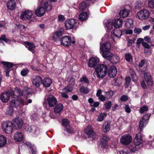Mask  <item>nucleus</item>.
Segmentation results:
<instances>
[{
  "instance_id": "obj_8",
  "label": "nucleus",
  "mask_w": 154,
  "mask_h": 154,
  "mask_svg": "<svg viewBox=\"0 0 154 154\" xmlns=\"http://www.w3.org/2000/svg\"><path fill=\"white\" fill-rule=\"evenodd\" d=\"M63 29L62 28H59L53 33L51 36L52 39L55 42L60 41V39L62 38L60 37L63 35Z\"/></svg>"
},
{
  "instance_id": "obj_12",
  "label": "nucleus",
  "mask_w": 154,
  "mask_h": 154,
  "mask_svg": "<svg viewBox=\"0 0 154 154\" xmlns=\"http://www.w3.org/2000/svg\"><path fill=\"white\" fill-rule=\"evenodd\" d=\"M149 14L150 13L147 10L143 9L138 12L137 15L139 19L143 20L148 18Z\"/></svg>"
},
{
  "instance_id": "obj_31",
  "label": "nucleus",
  "mask_w": 154,
  "mask_h": 154,
  "mask_svg": "<svg viewBox=\"0 0 154 154\" xmlns=\"http://www.w3.org/2000/svg\"><path fill=\"white\" fill-rule=\"evenodd\" d=\"M105 25L107 29L109 30L112 29L113 26V21L111 20H107L105 23Z\"/></svg>"
},
{
  "instance_id": "obj_58",
  "label": "nucleus",
  "mask_w": 154,
  "mask_h": 154,
  "mask_svg": "<svg viewBox=\"0 0 154 154\" xmlns=\"http://www.w3.org/2000/svg\"><path fill=\"white\" fill-rule=\"evenodd\" d=\"M140 85L143 89H146L147 88V87L144 80H143L140 83Z\"/></svg>"
},
{
  "instance_id": "obj_39",
  "label": "nucleus",
  "mask_w": 154,
  "mask_h": 154,
  "mask_svg": "<svg viewBox=\"0 0 154 154\" xmlns=\"http://www.w3.org/2000/svg\"><path fill=\"white\" fill-rule=\"evenodd\" d=\"M52 5L50 3L47 2L44 3V8L45 10L49 12L52 9Z\"/></svg>"
},
{
  "instance_id": "obj_10",
  "label": "nucleus",
  "mask_w": 154,
  "mask_h": 154,
  "mask_svg": "<svg viewBox=\"0 0 154 154\" xmlns=\"http://www.w3.org/2000/svg\"><path fill=\"white\" fill-rule=\"evenodd\" d=\"M60 44L65 47H68L71 44V38L69 36H65L62 37L60 39Z\"/></svg>"
},
{
  "instance_id": "obj_33",
  "label": "nucleus",
  "mask_w": 154,
  "mask_h": 154,
  "mask_svg": "<svg viewBox=\"0 0 154 154\" xmlns=\"http://www.w3.org/2000/svg\"><path fill=\"white\" fill-rule=\"evenodd\" d=\"M133 21L131 19L128 18L125 20V26L128 28H129L133 26Z\"/></svg>"
},
{
  "instance_id": "obj_11",
  "label": "nucleus",
  "mask_w": 154,
  "mask_h": 154,
  "mask_svg": "<svg viewBox=\"0 0 154 154\" xmlns=\"http://www.w3.org/2000/svg\"><path fill=\"white\" fill-rule=\"evenodd\" d=\"M46 99L47 103L50 107H54L57 103L56 98L51 94L48 95Z\"/></svg>"
},
{
  "instance_id": "obj_53",
  "label": "nucleus",
  "mask_w": 154,
  "mask_h": 154,
  "mask_svg": "<svg viewBox=\"0 0 154 154\" xmlns=\"http://www.w3.org/2000/svg\"><path fill=\"white\" fill-rule=\"evenodd\" d=\"M107 94L106 97L107 98H110L112 97L113 95V92L111 90H110L109 91L106 92Z\"/></svg>"
},
{
  "instance_id": "obj_7",
  "label": "nucleus",
  "mask_w": 154,
  "mask_h": 154,
  "mask_svg": "<svg viewBox=\"0 0 154 154\" xmlns=\"http://www.w3.org/2000/svg\"><path fill=\"white\" fill-rule=\"evenodd\" d=\"M76 20L74 19H68L65 22V26L66 30L73 29L76 26Z\"/></svg>"
},
{
  "instance_id": "obj_59",
  "label": "nucleus",
  "mask_w": 154,
  "mask_h": 154,
  "mask_svg": "<svg viewBox=\"0 0 154 154\" xmlns=\"http://www.w3.org/2000/svg\"><path fill=\"white\" fill-rule=\"evenodd\" d=\"M128 100V97L125 95H123L121 97L120 100L122 101H127Z\"/></svg>"
},
{
  "instance_id": "obj_4",
  "label": "nucleus",
  "mask_w": 154,
  "mask_h": 154,
  "mask_svg": "<svg viewBox=\"0 0 154 154\" xmlns=\"http://www.w3.org/2000/svg\"><path fill=\"white\" fill-rule=\"evenodd\" d=\"M2 127L3 130L7 134L11 133L14 128L13 123L9 121L3 122L2 124Z\"/></svg>"
},
{
  "instance_id": "obj_5",
  "label": "nucleus",
  "mask_w": 154,
  "mask_h": 154,
  "mask_svg": "<svg viewBox=\"0 0 154 154\" xmlns=\"http://www.w3.org/2000/svg\"><path fill=\"white\" fill-rule=\"evenodd\" d=\"M109 139V137L108 136H103L97 144L98 148H101L103 149H106L108 147V141Z\"/></svg>"
},
{
  "instance_id": "obj_48",
  "label": "nucleus",
  "mask_w": 154,
  "mask_h": 154,
  "mask_svg": "<svg viewBox=\"0 0 154 154\" xmlns=\"http://www.w3.org/2000/svg\"><path fill=\"white\" fill-rule=\"evenodd\" d=\"M113 33L114 35L116 37H117L118 38H120L121 35H122V32L121 31L120 29H118V32L119 33L118 34H116L115 33L116 32V30L114 29L113 30Z\"/></svg>"
},
{
  "instance_id": "obj_25",
  "label": "nucleus",
  "mask_w": 154,
  "mask_h": 154,
  "mask_svg": "<svg viewBox=\"0 0 154 154\" xmlns=\"http://www.w3.org/2000/svg\"><path fill=\"white\" fill-rule=\"evenodd\" d=\"M23 137V135L21 132H17L15 134L14 137L15 141L20 142L22 141Z\"/></svg>"
},
{
  "instance_id": "obj_45",
  "label": "nucleus",
  "mask_w": 154,
  "mask_h": 154,
  "mask_svg": "<svg viewBox=\"0 0 154 154\" xmlns=\"http://www.w3.org/2000/svg\"><path fill=\"white\" fill-rule=\"evenodd\" d=\"M80 81L81 82H84L86 84H89L90 82L88 78L85 76L81 78L80 79Z\"/></svg>"
},
{
  "instance_id": "obj_19",
  "label": "nucleus",
  "mask_w": 154,
  "mask_h": 154,
  "mask_svg": "<svg viewBox=\"0 0 154 154\" xmlns=\"http://www.w3.org/2000/svg\"><path fill=\"white\" fill-rule=\"evenodd\" d=\"M108 76L110 78H113L115 77L117 74V70L115 66H109L107 71Z\"/></svg>"
},
{
  "instance_id": "obj_27",
  "label": "nucleus",
  "mask_w": 154,
  "mask_h": 154,
  "mask_svg": "<svg viewBox=\"0 0 154 154\" xmlns=\"http://www.w3.org/2000/svg\"><path fill=\"white\" fill-rule=\"evenodd\" d=\"M16 5L15 2L14 0H10L9 1L6 5L8 8L10 10H13L14 8Z\"/></svg>"
},
{
  "instance_id": "obj_9",
  "label": "nucleus",
  "mask_w": 154,
  "mask_h": 154,
  "mask_svg": "<svg viewBox=\"0 0 154 154\" xmlns=\"http://www.w3.org/2000/svg\"><path fill=\"white\" fill-rule=\"evenodd\" d=\"M14 93L11 90V92L9 91L4 92L1 94L0 99L3 102L6 103L9 100L11 95H13Z\"/></svg>"
},
{
  "instance_id": "obj_46",
  "label": "nucleus",
  "mask_w": 154,
  "mask_h": 154,
  "mask_svg": "<svg viewBox=\"0 0 154 154\" xmlns=\"http://www.w3.org/2000/svg\"><path fill=\"white\" fill-rule=\"evenodd\" d=\"M69 121L67 119H63L62 120V125L63 126L67 127L69 125Z\"/></svg>"
},
{
  "instance_id": "obj_20",
  "label": "nucleus",
  "mask_w": 154,
  "mask_h": 154,
  "mask_svg": "<svg viewBox=\"0 0 154 154\" xmlns=\"http://www.w3.org/2000/svg\"><path fill=\"white\" fill-rule=\"evenodd\" d=\"M99 60L95 57H92L90 59L88 62V66L90 67H94L99 63Z\"/></svg>"
},
{
  "instance_id": "obj_40",
  "label": "nucleus",
  "mask_w": 154,
  "mask_h": 154,
  "mask_svg": "<svg viewBox=\"0 0 154 154\" xmlns=\"http://www.w3.org/2000/svg\"><path fill=\"white\" fill-rule=\"evenodd\" d=\"M107 114L105 112L100 113L98 116L97 120L99 122L103 121L105 117L107 116Z\"/></svg>"
},
{
  "instance_id": "obj_47",
  "label": "nucleus",
  "mask_w": 154,
  "mask_h": 154,
  "mask_svg": "<svg viewBox=\"0 0 154 154\" xmlns=\"http://www.w3.org/2000/svg\"><path fill=\"white\" fill-rule=\"evenodd\" d=\"M29 70L28 69H23L21 72V74L23 76H26L27 74L29 73Z\"/></svg>"
},
{
  "instance_id": "obj_35",
  "label": "nucleus",
  "mask_w": 154,
  "mask_h": 154,
  "mask_svg": "<svg viewBox=\"0 0 154 154\" xmlns=\"http://www.w3.org/2000/svg\"><path fill=\"white\" fill-rule=\"evenodd\" d=\"M79 19L81 21L86 20L87 19V14L86 12H82L79 15Z\"/></svg>"
},
{
  "instance_id": "obj_18",
  "label": "nucleus",
  "mask_w": 154,
  "mask_h": 154,
  "mask_svg": "<svg viewBox=\"0 0 154 154\" xmlns=\"http://www.w3.org/2000/svg\"><path fill=\"white\" fill-rule=\"evenodd\" d=\"M85 133L88 135L89 138H94L96 134L93 129L91 126L88 125L85 131Z\"/></svg>"
},
{
  "instance_id": "obj_34",
  "label": "nucleus",
  "mask_w": 154,
  "mask_h": 154,
  "mask_svg": "<svg viewBox=\"0 0 154 154\" xmlns=\"http://www.w3.org/2000/svg\"><path fill=\"white\" fill-rule=\"evenodd\" d=\"M7 143V139L4 136H0V148L4 146Z\"/></svg>"
},
{
  "instance_id": "obj_14",
  "label": "nucleus",
  "mask_w": 154,
  "mask_h": 154,
  "mask_svg": "<svg viewBox=\"0 0 154 154\" xmlns=\"http://www.w3.org/2000/svg\"><path fill=\"white\" fill-rule=\"evenodd\" d=\"M32 15V12L27 10L21 13L20 17L21 19L22 20H26L31 19Z\"/></svg>"
},
{
  "instance_id": "obj_28",
  "label": "nucleus",
  "mask_w": 154,
  "mask_h": 154,
  "mask_svg": "<svg viewBox=\"0 0 154 154\" xmlns=\"http://www.w3.org/2000/svg\"><path fill=\"white\" fill-rule=\"evenodd\" d=\"M148 122L145 121L141 118L140 119L139 122V128L140 132L147 125Z\"/></svg>"
},
{
  "instance_id": "obj_64",
  "label": "nucleus",
  "mask_w": 154,
  "mask_h": 154,
  "mask_svg": "<svg viewBox=\"0 0 154 154\" xmlns=\"http://www.w3.org/2000/svg\"><path fill=\"white\" fill-rule=\"evenodd\" d=\"M99 102L96 101L94 102L93 105L91 104L90 106H94V107H97L99 106Z\"/></svg>"
},
{
  "instance_id": "obj_30",
  "label": "nucleus",
  "mask_w": 154,
  "mask_h": 154,
  "mask_svg": "<svg viewBox=\"0 0 154 154\" xmlns=\"http://www.w3.org/2000/svg\"><path fill=\"white\" fill-rule=\"evenodd\" d=\"M110 122H106L103 125V131L104 132H107L110 128Z\"/></svg>"
},
{
  "instance_id": "obj_60",
  "label": "nucleus",
  "mask_w": 154,
  "mask_h": 154,
  "mask_svg": "<svg viewBox=\"0 0 154 154\" xmlns=\"http://www.w3.org/2000/svg\"><path fill=\"white\" fill-rule=\"evenodd\" d=\"M145 61V60L143 59L141 60L139 62L138 64V66L139 67H142L144 66Z\"/></svg>"
},
{
  "instance_id": "obj_52",
  "label": "nucleus",
  "mask_w": 154,
  "mask_h": 154,
  "mask_svg": "<svg viewBox=\"0 0 154 154\" xmlns=\"http://www.w3.org/2000/svg\"><path fill=\"white\" fill-rule=\"evenodd\" d=\"M65 20V18L64 16L61 15L60 14L58 16V21L59 22H63Z\"/></svg>"
},
{
  "instance_id": "obj_26",
  "label": "nucleus",
  "mask_w": 154,
  "mask_h": 154,
  "mask_svg": "<svg viewBox=\"0 0 154 154\" xmlns=\"http://www.w3.org/2000/svg\"><path fill=\"white\" fill-rule=\"evenodd\" d=\"M45 13V8L40 7L38 9L36 10L35 13L36 15L39 17H41L44 15Z\"/></svg>"
},
{
  "instance_id": "obj_23",
  "label": "nucleus",
  "mask_w": 154,
  "mask_h": 154,
  "mask_svg": "<svg viewBox=\"0 0 154 154\" xmlns=\"http://www.w3.org/2000/svg\"><path fill=\"white\" fill-rule=\"evenodd\" d=\"M55 106L54 110V112L56 114L60 113L63 109V106L61 103H57Z\"/></svg>"
},
{
  "instance_id": "obj_15",
  "label": "nucleus",
  "mask_w": 154,
  "mask_h": 154,
  "mask_svg": "<svg viewBox=\"0 0 154 154\" xmlns=\"http://www.w3.org/2000/svg\"><path fill=\"white\" fill-rule=\"evenodd\" d=\"M25 129L28 132H31L35 134H38L39 132V129L34 125L31 126L26 125L25 126Z\"/></svg>"
},
{
  "instance_id": "obj_22",
  "label": "nucleus",
  "mask_w": 154,
  "mask_h": 154,
  "mask_svg": "<svg viewBox=\"0 0 154 154\" xmlns=\"http://www.w3.org/2000/svg\"><path fill=\"white\" fill-rule=\"evenodd\" d=\"M52 81L51 79L47 77L45 78L42 80V83L44 87L45 88L50 87L51 83Z\"/></svg>"
},
{
  "instance_id": "obj_51",
  "label": "nucleus",
  "mask_w": 154,
  "mask_h": 154,
  "mask_svg": "<svg viewBox=\"0 0 154 154\" xmlns=\"http://www.w3.org/2000/svg\"><path fill=\"white\" fill-rule=\"evenodd\" d=\"M148 110V108L147 106H145L141 107L140 109V112L142 114L145 111H147Z\"/></svg>"
},
{
  "instance_id": "obj_6",
  "label": "nucleus",
  "mask_w": 154,
  "mask_h": 154,
  "mask_svg": "<svg viewBox=\"0 0 154 154\" xmlns=\"http://www.w3.org/2000/svg\"><path fill=\"white\" fill-rule=\"evenodd\" d=\"M132 141V137L129 134H127L122 136L120 138V142L123 145L130 144Z\"/></svg>"
},
{
  "instance_id": "obj_29",
  "label": "nucleus",
  "mask_w": 154,
  "mask_h": 154,
  "mask_svg": "<svg viewBox=\"0 0 154 154\" xmlns=\"http://www.w3.org/2000/svg\"><path fill=\"white\" fill-rule=\"evenodd\" d=\"M24 43L26 45V47L28 48V50L34 53V48H35V46L34 44L32 43L28 42H25Z\"/></svg>"
},
{
  "instance_id": "obj_2",
  "label": "nucleus",
  "mask_w": 154,
  "mask_h": 154,
  "mask_svg": "<svg viewBox=\"0 0 154 154\" xmlns=\"http://www.w3.org/2000/svg\"><path fill=\"white\" fill-rule=\"evenodd\" d=\"M10 106L7 109L6 111L7 114L9 115H12L13 114V108H17L19 106H23L24 105H27L26 102L22 99L19 100L17 98H14L10 102Z\"/></svg>"
},
{
  "instance_id": "obj_63",
  "label": "nucleus",
  "mask_w": 154,
  "mask_h": 154,
  "mask_svg": "<svg viewBox=\"0 0 154 154\" xmlns=\"http://www.w3.org/2000/svg\"><path fill=\"white\" fill-rule=\"evenodd\" d=\"M144 40L145 41L148 43H151V41L150 37L148 36H146L144 38Z\"/></svg>"
},
{
  "instance_id": "obj_38",
  "label": "nucleus",
  "mask_w": 154,
  "mask_h": 154,
  "mask_svg": "<svg viewBox=\"0 0 154 154\" xmlns=\"http://www.w3.org/2000/svg\"><path fill=\"white\" fill-rule=\"evenodd\" d=\"M23 93L26 97H29L32 94V90L30 88L27 87L25 88Z\"/></svg>"
},
{
  "instance_id": "obj_3",
  "label": "nucleus",
  "mask_w": 154,
  "mask_h": 154,
  "mask_svg": "<svg viewBox=\"0 0 154 154\" xmlns=\"http://www.w3.org/2000/svg\"><path fill=\"white\" fill-rule=\"evenodd\" d=\"M109 65L105 62L98 65L95 68L97 78H103L106 76Z\"/></svg>"
},
{
  "instance_id": "obj_24",
  "label": "nucleus",
  "mask_w": 154,
  "mask_h": 154,
  "mask_svg": "<svg viewBox=\"0 0 154 154\" xmlns=\"http://www.w3.org/2000/svg\"><path fill=\"white\" fill-rule=\"evenodd\" d=\"M123 21L120 18H117L114 20L113 23V26L115 28H119L122 26Z\"/></svg>"
},
{
  "instance_id": "obj_16",
  "label": "nucleus",
  "mask_w": 154,
  "mask_h": 154,
  "mask_svg": "<svg viewBox=\"0 0 154 154\" xmlns=\"http://www.w3.org/2000/svg\"><path fill=\"white\" fill-rule=\"evenodd\" d=\"M144 77L148 86H152L153 84V79L150 74L147 72H145L143 73Z\"/></svg>"
},
{
  "instance_id": "obj_61",
  "label": "nucleus",
  "mask_w": 154,
  "mask_h": 154,
  "mask_svg": "<svg viewBox=\"0 0 154 154\" xmlns=\"http://www.w3.org/2000/svg\"><path fill=\"white\" fill-rule=\"evenodd\" d=\"M134 32L135 33L139 34L142 32V30L140 29L136 28L134 29Z\"/></svg>"
},
{
  "instance_id": "obj_21",
  "label": "nucleus",
  "mask_w": 154,
  "mask_h": 154,
  "mask_svg": "<svg viewBox=\"0 0 154 154\" xmlns=\"http://www.w3.org/2000/svg\"><path fill=\"white\" fill-rule=\"evenodd\" d=\"M142 142L143 141L140 133H138L137 134L133 141L134 145L138 146L142 143Z\"/></svg>"
},
{
  "instance_id": "obj_37",
  "label": "nucleus",
  "mask_w": 154,
  "mask_h": 154,
  "mask_svg": "<svg viewBox=\"0 0 154 154\" xmlns=\"http://www.w3.org/2000/svg\"><path fill=\"white\" fill-rule=\"evenodd\" d=\"M88 5L85 1L81 2L79 5V9L81 11H82L86 9Z\"/></svg>"
},
{
  "instance_id": "obj_36",
  "label": "nucleus",
  "mask_w": 154,
  "mask_h": 154,
  "mask_svg": "<svg viewBox=\"0 0 154 154\" xmlns=\"http://www.w3.org/2000/svg\"><path fill=\"white\" fill-rule=\"evenodd\" d=\"M119 14L121 17L124 18L129 15V13L127 10L126 9H124L123 10L120 11Z\"/></svg>"
},
{
  "instance_id": "obj_50",
  "label": "nucleus",
  "mask_w": 154,
  "mask_h": 154,
  "mask_svg": "<svg viewBox=\"0 0 154 154\" xmlns=\"http://www.w3.org/2000/svg\"><path fill=\"white\" fill-rule=\"evenodd\" d=\"M106 109L108 110L110 109L112 105V102L111 101H109L107 103H106L104 104Z\"/></svg>"
},
{
  "instance_id": "obj_41",
  "label": "nucleus",
  "mask_w": 154,
  "mask_h": 154,
  "mask_svg": "<svg viewBox=\"0 0 154 154\" xmlns=\"http://www.w3.org/2000/svg\"><path fill=\"white\" fill-rule=\"evenodd\" d=\"M79 91L81 93L85 94H87L89 92V89L87 87L85 88L84 86L80 88Z\"/></svg>"
},
{
  "instance_id": "obj_17",
  "label": "nucleus",
  "mask_w": 154,
  "mask_h": 154,
  "mask_svg": "<svg viewBox=\"0 0 154 154\" xmlns=\"http://www.w3.org/2000/svg\"><path fill=\"white\" fill-rule=\"evenodd\" d=\"M42 78L40 76L37 75H34L32 79L33 85L37 88H39L42 84Z\"/></svg>"
},
{
  "instance_id": "obj_13",
  "label": "nucleus",
  "mask_w": 154,
  "mask_h": 154,
  "mask_svg": "<svg viewBox=\"0 0 154 154\" xmlns=\"http://www.w3.org/2000/svg\"><path fill=\"white\" fill-rule=\"evenodd\" d=\"M14 122L13 124L14 129H21L22 128L23 121L21 118L17 117L14 119Z\"/></svg>"
},
{
  "instance_id": "obj_49",
  "label": "nucleus",
  "mask_w": 154,
  "mask_h": 154,
  "mask_svg": "<svg viewBox=\"0 0 154 154\" xmlns=\"http://www.w3.org/2000/svg\"><path fill=\"white\" fill-rule=\"evenodd\" d=\"M151 115L150 113H148L145 115L143 117L141 118V119H143L145 121L149 122V119L150 118Z\"/></svg>"
},
{
  "instance_id": "obj_43",
  "label": "nucleus",
  "mask_w": 154,
  "mask_h": 154,
  "mask_svg": "<svg viewBox=\"0 0 154 154\" xmlns=\"http://www.w3.org/2000/svg\"><path fill=\"white\" fill-rule=\"evenodd\" d=\"M125 59L126 61L128 62H130L133 60L132 57L130 53L125 54Z\"/></svg>"
},
{
  "instance_id": "obj_62",
  "label": "nucleus",
  "mask_w": 154,
  "mask_h": 154,
  "mask_svg": "<svg viewBox=\"0 0 154 154\" xmlns=\"http://www.w3.org/2000/svg\"><path fill=\"white\" fill-rule=\"evenodd\" d=\"M148 6L149 7L152 8H154V3L151 0L148 2Z\"/></svg>"
},
{
  "instance_id": "obj_1",
  "label": "nucleus",
  "mask_w": 154,
  "mask_h": 154,
  "mask_svg": "<svg viewBox=\"0 0 154 154\" xmlns=\"http://www.w3.org/2000/svg\"><path fill=\"white\" fill-rule=\"evenodd\" d=\"M111 47L110 43H104L100 46V51L102 52V55L103 57L109 60L111 63L116 64L119 61V57L110 52Z\"/></svg>"
},
{
  "instance_id": "obj_44",
  "label": "nucleus",
  "mask_w": 154,
  "mask_h": 154,
  "mask_svg": "<svg viewBox=\"0 0 154 154\" xmlns=\"http://www.w3.org/2000/svg\"><path fill=\"white\" fill-rule=\"evenodd\" d=\"M131 78L129 77H126L125 78V87L126 88H128L131 82Z\"/></svg>"
},
{
  "instance_id": "obj_54",
  "label": "nucleus",
  "mask_w": 154,
  "mask_h": 154,
  "mask_svg": "<svg viewBox=\"0 0 154 154\" xmlns=\"http://www.w3.org/2000/svg\"><path fill=\"white\" fill-rule=\"evenodd\" d=\"M0 40L4 41L6 42H8L9 41L8 39L6 38L5 35V34L1 35V37H0Z\"/></svg>"
},
{
  "instance_id": "obj_32",
  "label": "nucleus",
  "mask_w": 154,
  "mask_h": 154,
  "mask_svg": "<svg viewBox=\"0 0 154 154\" xmlns=\"http://www.w3.org/2000/svg\"><path fill=\"white\" fill-rule=\"evenodd\" d=\"M1 63L3 65V67L10 69L12 68L15 65V64H14L13 63L8 62L2 61Z\"/></svg>"
},
{
  "instance_id": "obj_42",
  "label": "nucleus",
  "mask_w": 154,
  "mask_h": 154,
  "mask_svg": "<svg viewBox=\"0 0 154 154\" xmlns=\"http://www.w3.org/2000/svg\"><path fill=\"white\" fill-rule=\"evenodd\" d=\"M139 148V147L134 145L129 148L130 151L131 153H134L138 150Z\"/></svg>"
},
{
  "instance_id": "obj_56",
  "label": "nucleus",
  "mask_w": 154,
  "mask_h": 154,
  "mask_svg": "<svg viewBox=\"0 0 154 154\" xmlns=\"http://www.w3.org/2000/svg\"><path fill=\"white\" fill-rule=\"evenodd\" d=\"M66 131L69 133L72 134L75 133V131L73 128L71 127L66 128Z\"/></svg>"
},
{
  "instance_id": "obj_55",
  "label": "nucleus",
  "mask_w": 154,
  "mask_h": 154,
  "mask_svg": "<svg viewBox=\"0 0 154 154\" xmlns=\"http://www.w3.org/2000/svg\"><path fill=\"white\" fill-rule=\"evenodd\" d=\"M133 82H137L138 80V76L136 74L133 75L131 76Z\"/></svg>"
},
{
  "instance_id": "obj_57",
  "label": "nucleus",
  "mask_w": 154,
  "mask_h": 154,
  "mask_svg": "<svg viewBox=\"0 0 154 154\" xmlns=\"http://www.w3.org/2000/svg\"><path fill=\"white\" fill-rule=\"evenodd\" d=\"M143 46L145 48L144 49L146 48L148 49H149L150 48L149 45L147 43L144 42H142Z\"/></svg>"
}]
</instances>
